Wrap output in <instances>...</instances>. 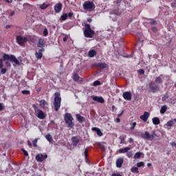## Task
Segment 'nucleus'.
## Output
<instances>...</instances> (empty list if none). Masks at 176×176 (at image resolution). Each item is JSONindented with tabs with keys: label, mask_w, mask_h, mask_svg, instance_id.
Returning <instances> with one entry per match:
<instances>
[{
	"label": "nucleus",
	"mask_w": 176,
	"mask_h": 176,
	"mask_svg": "<svg viewBox=\"0 0 176 176\" xmlns=\"http://www.w3.org/2000/svg\"><path fill=\"white\" fill-rule=\"evenodd\" d=\"M3 61H6V65L9 68L12 67V63H14L15 65H20V61L13 54H3Z\"/></svg>",
	"instance_id": "nucleus-1"
},
{
	"label": "nucleus",
	"mask_w": 176,
	"mask_h": 176,
	"mask_svg": "<svg viewBox=\"0 0 176 176\" xmlns=\"http://www.w3.org/2000/svg\"><path fill=\"white\" fill-rule=\"evenodd\" d=\"M55 98L54 100V107L56 112H58V110L61 107V96L60 92H56L54 94Z\"/></svg>",
	"instance_id": "nucleus-2"
},
{
	"label": "nucleus",
	"mask_w": 176,
	"mask_h": 176,
	"mask_svg": "<svg viewBox=\"0 0 176 176\" xmlns=\"http://www.w3.org/2000/svg\"><path fill=\"white\" fill-rule=\"evenodd\" d=\"M82 8L86 12H93L96 9V4H94V1H86L82 4Z\"/></svg>",
	"instance_id": "nucleus-3"
},
{
	"label": "nucleus",
	"mask_w": 176,
	"mask_h": 176,
	"mask_svg": "<svg viewBox=\"0 0 176 176\" xmlns=\"http://www.w3.org/2000/svg\"><path fill=\"white\" fill-rule=\"evenodd\" d=\"M65 122L66 124H68L67 127L69 129H73L74 126H75V124L74 123V118L72 117V115L71 113H66L65 114Z\"/></svg>",
	"instance_id": "nucleus-4"
},
{
	"label": "nucleus",
	"mask_w": 176,
	"mask_h": 176,
	"mask_svg": "<svg viewBox=\"0 0 176 176\" xmlns=\"http://www.w3.org/2000/svg\"><path fill=\"white\" fill-rule=\"evenodd\" d=\"M84 30V35L86 38H93V35H94V31L91 30L90 27V24L85 23Z\"/></svg>",
	"instance_id": "nucleus-5"
},
{
	"label": "nucleus",
	"mask_w": 176,
	"mask_h": 176,
	"mask_svg": "<svg viewBox=\"0 0 176 176\" xmlns=\"http://www.w3.org/2000/svg\"><path fill=\"white\" fill-rule=\"evenodd\" d=\"M157 135H156V133H155V131H153L152 134H150L149 132H148L147 131H146L144 133L141 134L142 138H144V140H148V141H153Z\"/></svg>",
	"instance_id": "nucleus-6"
},
{
	"label": "nucleus",
	"mask_w": 176,
	"mask_h": 176,
	"mask_svg": "<svg viewBox=\"0 0 176 176\" xmlns=\"http://www.w3.org/2000/svg\"><path fill=\"white\" fill-rule=\"evenodd\" d=\"M16 41L18 45H20V46H23V45L27 43V42L28 41V38H27V37H23L21 36H16Z\"/></svg>",
	"instance_id": "nucleus-7"
},
{
	"label": "nucleus",
	"mask_w": 176,
	"mask_h": 176,
	"mask_svg": "<svg viewBox=\"0 0 176 176\" xmlns=\"http://www.w3.org/2000/svg\"><path fill=\"white\" fill-rule=\"evenodd\" d=\"M148 87L149 89H151V91L153 93H156V91H159L160 90V88L159 87V86L155 85V83H149L148 84Z\"/></svg>",
	"instance_id": "nucleus-8"
},
{
	"label": "nucleus",
	"mask_w": 176,
	"mask_h": 176,
	"mask_svg": "<svg viewBox=\"0 0 176 176\" xmlns=\"http://www.w3.org/2000/svg\"><path fill=\"white\" fill-rule=\"evenodd\" d=\"M45 159H47V155H43V154H38L36 155V160L37 162H43V160H45Z\"/></svg>",
	"instance_id": "nucleus-9"
},
{
	"label": "nucleus",
	"mask_w": 176,
	"mask_h": 176,
	"mask_svg": "<svg viewBox=\"0 0 176 176\" xmlns=\"http://www.w3.org/2000/svg\"><path fill=\"white\" fill-rule=\"evenodd\" d=\"M54 9L55 13H60V12L63 10V3H58L55 4Z\"/></svg>",
	"instance_id": "nucleus-10"
},
{
	"label": "nucleus",
	"mask_w": 176,
	"mask_h": 176,
	"mask_svg": "<svg viewBox=\"0 0 176 176\" xmlns=\"http://www.w3.org/2000/svg\"><path fill=\"white\" fill-rule=\"evenodd\" d=\"M123 98H124L126 100V101H131V92L130 91H125L123 93Z\"/></svg>",
	"instance_id": "nucleus-11"
},
{
	"label": "nucleus",
	"mask_w": 176,
	"mask_h": 176,
	"mask_svg": "<svg viewBox=\"0 0 176 176\" xmlns=\"http://www.w3.org/2000/svg\"><path fill=\"white\" fill-rule=\"evenodd\" d=\"M149 116H150L149 112L145 111L143 115L140 116V119H141V120L145 122L148 121V119H149Z\"/></svg>",
	"instance_id": "nucleus-12"
},
{
	"label": "nucleus",
	"mask_w": 176,
	"mask_h": 176,
	"mask_svg": "<svg viewBox=\"0 0 176 176\" xmlns=\"http://www.w3.org/2000/svg\"><path fill=\"white\" fill-rule=\"evenodd\" d=\"M91 98L94 101H97V102H100V104H104V102H105V100L102 97L92 96Z\"/></svg>",
	"instance_id": "nucleus-13"
},
{
	"label": "nucleus",
	"mask_w": 176,
	"mask_h": 176,
	"mask_svg": "<svg viewBox=\"0 0 176 176\" xmlns=\"http://www.w3.org/2000/svg\"><path fill=\"white\" fill-rule=\"evenodd\" d=\"M91 98L94 101H97V102H100V104H104V102H105V100L102 97L92 96Z\"/></svg>",
	"instance_id": "nucleus-14"
},
{
	"label": "nucleus",
	"mask_w": 176,
	"mask_h": 176,
	"mask_svg": "<svg viewBox=\"0 0 176 176\" xmlns=\"http://www.w3.org/2000/svg\"><path fill=\"white\" fill-rule=\"evenodd\" d=\"M43 52H45V49L44 48H41L38 50V52H36L35 53V56L36 57V58H38L39 60H41V58H42V57L43 56Z\"/></svg>",
	"instance_id": "nucleus-15"
},
{
	"label": "nucleus",
	"mask_w": 176,
	"mask_h": 176,
	"mask_svg": "<svg viewBox=\"0 0 176 176\" xmlns=\"http://www.w3.org/2000/svg\"><path fill=\"white\" fill-rule=\"evenodd\" d=\"M94 67H98V68H107L108 67V65L105 63H98L94 64Z\"/></svg>",
	"instance_id": "nucleus-16"
},
{
	"label": "nucleus",
	"mask_w": 176,
	"mask_h": 176,
	"mask_svg": "<svg viewBox=\"0 0 176 176\" xmlns=\"http://www.w3.org/2000/svg\"><path fill=\"white\" fill-rule=\"evenodd\" d=\"M37 118H38V119L43 120V119H45V118H46V114H45V113L42 110L38 109Z\"/></svg>",
	"instance_id": "nucleus-17"
},
{
	"label": "nucleus",
	"mask_w": 176,
	"mask_h": 176,
	"mask_svg": "<svg viewBox=\"0 0 176 176\" xmlns=\"http://www.w3.org/2000/svg\"><path fill=\"white\" fill-rule=\"evenodd\" d=\"M124 162V160L123 158H118L116 161V167H118V168H120L122 166H123Z\"/></svg>",
	"instance_id": "nucleus-18"
},
{
	"label": "nucleus",
	"mask_w": 176,
	"mask_h": 176,
	"mask_svg": "<svg viewBox=\"0 0 176 176\" xmlns=\"http://www.w3.org/2000/svg\"><path fill=\"white\" fill-rule=\"evenodd\" d=\"M76 120H78V122H79V123H83V122H85L86 120L85 117L80 116V114H76Z\"/></svg>",
	"instance_id": "nucleus-19"
},
{
	"label": "nucleus",
	"mask_w": 176,
	"mask_h": 176,
	"mask_svg": "<svg viewBox=\"0 0 176 176\" xmlns=\"http://www.w3.org/2000/svg\"><path fill=\"white\" fill-rule=\"evenodd\" d=\"M155 81L157 85H162L163 83V75L156 77Z\"/></svg>",
	"instance_id": "nucleus-20"
},
{
	"label": "nucleus",
	"mask_w": 176,
	"mask_h": 176,
	"mask_svg": "<svg viewBox=\"0 0 176 176\" xmlns=\"http://www.w3.org/2000/svg\"><path fill=\"white\" fill-rule=\"evenodd\" d=\"M92 131H96V134H98V135L99 137H102V132L101 131V130L97 127H93L91 129Z\"/></svg>",
	"instance_id": "nucleus-21"
},
{
	"label": "nucleus",
	"mask_w": 176,
	"mask_h": 176,
	"mask_svg": "<svg viewBox=\"0 0 176 176\" xmlns=\"http://www.w3.org/2000/svg\"><path fill=\"white\" fill-rule=\"evenodd\" d=\"M95 56H97V51L94 50H91L88 52V56L90 58H93Z\"/></svg>",
	"instance_id": "nucleus-22"
},
{
	"label": "nucleus",
	"mask_w": 176,
	"mask_h": 176,
	"mask_svg": "<svg viewBox=\"0 0 176 176\" xmlns=\"http://www.w3.org/2000/svg\"><path fill=\"white\" fill-rule=\"evenodd\" d=\"M72 141L73 146H77L78 144H79V138H78L77 137H73L72 138Z\"/></svg>",
	"instance_id": "nucleus-23"
},
{
	"label": "nucleus",
	"mask_w": 176,
	"mask_h": 176,
	"mask_svg": "<svg viewBox=\"0 0 176 176\" xmlns=\"http://www.w3.org/2000/svg\"><path fill=\"white\" fill-rule=\"evenodd\" d=\"M131 148L130 147H125L123 148H120L118 152L119 153H127V152H129V151H131Z\"/></svg>",
	"instance_id": "nucleus-24"
},
{
	"label": "nucleus",
	"mask_w": 176,
	"mask_h": 176,
	"mask_svg": "<svg viewBox=\"0 0 176 176\" xmlns=\"http://www.w3.org/2000/svg\"><path fill=\"white\" fill-rule=\"evenodd\" d=\"M174 123H176V118L168 121L166 123V126L168 127H173V126H174Z\"/></svg>",
	"instance_id": "nucleus-25"
},
{
	"label": "nucleus",
	"mask_w": 176,
	"mask_h": 176,
	"mask_svg": "<svg viewBox=\"0 0 176 176\" xmlns=\"http://www.w3.org/2000/svg\"><path fill=\"white\" fill-rule=\"evenodd\" d=\"M44 46H45V40H43L42 38H39L38 44H37V47H44Z\"/></svg>",
	"instance_id": "nucleus-26"
},
{
	"label": "nucleus",
	"mask_w": 176,
	"mask_h": 176,
	"mask_svg": "<svg viewBox=\"0 0 176 176\" xmlns=\"http://www.w3.org/2000/svg\"><path fill=\"white\" fill-rule=\"evenodd\" d=\"M153 124H155V126H157V124H160V119L157 117H155L152 119Z\"/></svg>",
	"instance_id": "nucleus-27"
},
{
	"label": "nucleus",
	"mask_w": 176,
	"mask_h": 176,
	"mask_svg": "<svg viewBox=\"0 0 176 176\" xmlns=\"http://www.w3.org/2000/svg\"><path fill=\"white\" fill-rule=\"evenodd\" d=\"M131 173H133L135 174H140V170H138V167H132L131 169Z\"/></svg>",
	"instance_id": "nucleus-28"
},
{
	"label": "nucleus",
	"mask_w": 176,
	"mask_h": 176,
	"mask_svg": "<svg viewBox=\"0 0 176 176\" xmlns=\"http://www.w3.org/2000/svg\"><path fill=\"white\" fill-rule=\"evenodd\" d=\"M80 77H79V75H78L76 73H73V80L74 82H78L79 80Z\"/></svg>",
	"instance_id": "nucleus-29"
},
{
	"label": "nucleus",
	"mask_w": 176,
	"mask_h": 176,
	"mask_svg": "<svg viewBox=\"0 0 176 176\" xmlns=\"http://www.w3.org/2000/svg\"><path fill=\"white\" fill-rule=\"evenodd\" d=\"M39 105L41 107V108H45V107L46 106V100H41L39 101Z\"/></svg>",
	"instance_id": "nucleus-30"
},
{
	"label": "nucleus",
	"mask_w": 176,
	"mask_h": 176,
	"mask_svg": "<svg viewBox=\"0 0 176 176\" xmlns=\"http://www.w3.org/2000/svg\"><path fill=\"white\" fill-rule=\"evenodd\" d=\"M126 135L120 136L119 137V140H120V144H126Z\"/></svg>",
	"instance_id": "nucleus-31"
},
{
	"label": "nucleus",
	"mask_w": 176,
	"mask_h": 176,
	"mask_svg": "<svg viewBox=\"0 0 176 176\" xmlns=\"http://www.w3.org/2000/svg\"><path fill=\"white\" fill-rule=\"evenodd\" d=\"M144 155L142 153H141V152H137L135 154V155H134V157H133V159H135V160H137V159H140V157H141V155Z\"/></svg>",
	"instance_id": "nucleus-32"
},
{
	"label": "nucleus",
	"mask_w": 176,
	"mask_h": 176,
	"mask_svg": "<svg viewBox=\"0 0 176 176\" xmlns=\"http://www.w3.org/2000/svg\"><path fill=\"white\" fill-rule=\"evenodd\" d=\"M167 111V105H164L161 107L160 109V113H166V111Z\"/></svg>",
	"instance_id": "nucleus-33"
},
{
	"label": "nucleus",
	"mask_w": 176,
	"mask_h": 176,
	"mask_svg": "<svg viewBox=\"0 0 176 176\" xmlns=\"http://www.w3.org/2000/svg\"><path fill=\"white\" fill-rule=\"evenodd\" d=\"M45 138L49 142H52L53 141V137H52V135L50 133L45 135Z\"/></svg>",
	"instance_id": "nucleus-34"
},
{
	"label": "nucleus",
	"mask_w": 176,
	"mask_h": 176,
	"mask_svg": "<svg viewBox=\"0 0 176 176\" xmlns=\"http://www.w3.org/2000/svg\"><path fill=\"white\" fill-rule=\"evenodd\" d=\"M50 6V4H46V3H43L40 8L43 10H45V9H47Z\"/></svg>",
	"instance_id": "nucleus-35"
},
{
	"label": "nucleus",
	"mask_w": 176,
	"mask_h": 176,
	"mask_svg": "<svg viewBox=\"0 0 176 176\" xmlns=\"http://www.w3.org/2000/svg\"><path fill=\"white\" fill-rule=\"evenodd\" d=\"M67 17H68L67 14H63V15L60 16V20H62V21H65V20H67Z\"/></svg>",
	"instance_id": "nucleus-36"
},
{
	"label": "nucleus",
	"mask_w": 176,
	"mask_h": 176,
	"mask_svg": "<svg viewBox=\"0 0 176 176\" xmlns=\"http://www.w3.org/2000/svg\"><path fill=\"white\" fill-rule=\"evenodd\" d=\"M0 69H1V75H5V74H6V72H8V69L7 68L1 67V68H0Z\"/></svg>",
	"instance_id": "nucleus-37"
},
{
	"label": "nucleus",
	"mask_w": 176,
	"mask_h": 176,
	"mask_svg": "<svg viewBox=\"0 0 176 176\" xmlns=\"http://www.w3.org/2000/svg\"><path fill=\"white\" fill-rule=\"evenodd\" d=\"M137 126V122H134L132 124H131L130 130L133 131L135 129V126Z\"/></svg>",
	"instance_id": "nucleus-38"
},
{
	"label": "nucleus",
	"mask_w": 176,
	"mask_h": 176,
	"mask_svg": "<svg viewBox=\"0 0 176 176\" xmlns=\"http://www.w3.org/2000/svg\"><path fill=\"white\" fill-rule=\"evenodd\" d=\"M22 94H24L25 96H30L31 94V91L28 90H23L21 91Z\"/></svg>",
	"instance_id": "nucleus-39"
},
{
	"label": "nucleus",
	"mask_w": 176,
	"mask_h": 176,
	"mask_svg": "<svg viewBox=\"0 0 176 176\" xmlns=\"http://www.w3.org/2000/svg\"><path fill=\"white\" fill-rule=\"evenodd\" d=\"M145 166V163H144V162H140L139 163L137 164V167H144Z\"/></svg>",
	"instance_id": "nucleus-40"
},
{
	"label": "nucleus",
	"mask_w": 176,
	"mask_h": 176,
	"mask_svg": "<svg viewBox=\"0 0 176 176\" xmlns=\"http://www.w3.org/2000/svg\"><path fill=\"white\" fill-rule=\"evenodd\" d=\"M126 156L129 158L133 157V151H127Z\"/></svg>",
	"instance_id": "nucleus-41"
},
{
	"label": "nucleus",
	"mask_w": 176,
	"mask_h": 176,
	"mask_svg": "<svg viewBox=\"0 0 176 176\" xmlns=\"http://www.w3.org/2000/svg\"><path fill=\"white\" fill-rule=\"evenodd\" d=\"M94 86L96 87V86H101V82L98 81V80H96L94 82Z\"/></svg>",
	"instance_id": "nucleus-42"
},
{
	"label": "nucleus",
	"mask_w": 176,
	"mask_h": 176,
	"mask_svg": "<svg viewBox=\"0 0 176 176\" xmlns=\"http://www.w3.org/2000/svg\"><path fill=\"white\" fill-rule=\"evenodd\" d=\"M36 144H38V139L36 138L33 140V146H34V148H36V146H38Z\"/></svg>",
	"instance_id": "nucleus-43"
},
{
	"label": "nucleus",
	"mask_w": 176,
	"mask_h": 176,
	"mask_svg": "<svg viewBox=\"0 0 176 176\" xmlns=\"http://www.w3.org/2000/svg\"><path fill=\"white\" fill-rule=\"evenodd\" d=\"M84 154H85V159H87V156H89V149L85 148Z\"/></svg>",
	"instance_id": "nucleus-44"
},
{
	"label": "nucleus",
	"mask_w": 176,
	"mask_h": 176,
	"mask_svg": "<svg viewBox=\"0 0 176 176\" xmlns=\"http://www.w3.org/2000/svg\"><path fill=\"white\" fill-rule=\"evenodd\" d=\"M47 35H49V31H47V28H45L43 31V36H47Z\"/></svg>",
	"instance_id": "nucleus-45"
},
{
	"label": "nucleus",
	"mask_w": 176,
	"mask_h": 176,
	"mask_svg": "<svg viewBox=\"0 0 176 176\" xmlns=\"http://www.w3.org/2000/svg\"><path fill=\"white\" fill-rule=\"evenodd\" d=\"M138 74H140V75H144V74H145V71L142 69H140L138 70Z\"/></svg>",
	"instance_id": "nucleus-46"
},
{
	"label": "nucleus",
	"mask_w": 176,
	"mask_h": 176,
	"mask_svg": "<svg viewBox=\"0 0 176 176\" xmlns=\"http://www.w3.org/2000/svg\"><path fill=\"white\" fill-rule=\"evenodd\" d=\"M0 68H3V58L0 59Z\"/></svg>",
	"instance_id": "nucleus-47"
},
{
	"label": "nucleus",
	"mask_w": 176,
	"mask_h": 176,
	"mask_svg": "<svg viewBox=\"0 0 176 176\" xmlns=\"http://www.w3.org/2000/svg\"><path fill=\"white\" fill-rule=\"evenodd\" d=\"M21 151H23V153L25 156H28V152H27V151H25V149L21 148Z\"/></svg>",
	"instance_id": "nucleus-48"
},
{
	"label": "nucleus",
	"mask_w": 176,
	"mask_h": 176,
	"mask_svg": "<svg viewBox=\"0 0 176 176\" xmlns=\"http://www.w3.org/2000/svg\"><path fill=\"white\" fill-rule=\"evenodd\" d=\"M151 30H152L153 32H157V27H152V28H151Z\"/></svg>",
	"instance_id": "nucleus-49"
},
{
	"label": "nucleus",
	"mask_w": 176,
	"mask_h": 176,
	"mask_svg": "<svg viewBox=\"0 0 176 176\" xmlns=\"http://www.w3.org/2000/svg\"><path fill=\"white\" fill-rule=\"evenodd\" d=\"M167 98H168V95H164L162 97V101H166V100H167Z\"/></svg>",
	"instance_id": "nucleus-50"
},
{
	"label": "nucleus",
	"mask_w": 176,
	"mask_h": 176,
	"mask_svg": "<svg viewBox=\"0 0 176 176\" xmlns=\"http://www.w3.org/2000/svg\"><path fill=\"white\" fill-rule=\"evenodd\" d=\"M128 141H129V144H133V142H134V140H133V138H129V140H128Z\"/></svg>",
	"instance_id": "nucleus-51"
},
{
	"label": "nucleus",
	"mask_w": 176,
	"mask_h": 176,
	"mask_svg": "<svg viewBox=\"0 0 176 176\" xmlns=\"http://www.w3.org/2000/svg\"><path fill=\"white\" fill-rule=\"evenodd\" d=\"M3 2H6L7 3H12V2H13V0H3Z\"/></svg>",
	"instance_id": "nucleus-52"
},
{
	"label": "nucleus",
	"mask_w": 176,
	"mask_h": 176,
	"mask_svg": "<svg viewBox=\"0 0 176 176\" xmlns=\"http://www.w3.org/2000/svg\"><path fill=\"white\" fill-rule=\"evenodd\" d=\"M150 24H151V25H155V24H156V21H150Z\"/></svg>",
	"instance_id": "nucleus-53"
},
{
	"label": "nucleus",
	"mask_w": 176,
	"mask_h": 176,
	"mask_svg": "<svg viewBox=\"0 0 176 176\" xmlns=\"http://www.w3.org/2000/svg\"><path fill=\"white\" fill-rule=\"evenodd\" d=\"M67 16L68 17H72V16H74V12H69Z\"/></svg>",
	"instance_id": "nucleus-54"
},
{
	"label": "nucleus",
	"mask_w": 176,
	"mask_h": 176,
	"mask_svg": "<svg viewBox=\"0 0 176 176\" xmlns=\"http://www.w3.org/2000/svg\"><path fill=\"white\" fill-rule=\"evenodd\" d=\"M3 111V105H2V103H0V111Z\"/></svg>",
	"instance_id": "nucleus-55"
},
{
	"label": "nucleus",
	"mask_w": 176,
	"mask_h": 176,
	"mask_svg": "<svg viewBox=\"0 0 176 176\" xmlns=\"http://www.w3.org/2000/svg\"><path fill=\"white\" fill-rule=\"evenodd\" d=\"M124 111L122 110V111H121V113L118 115V118H120V116H122L123 115V113H124Z\"/></svg>",
	"instance_id": "nucleus-56"
},
{
	"label": "nucleus",
	"mask_w": 176,
	"mask_h": 176,
	"mask_svg": "<svg viewBox=\"0 0 176 176\" xmlns=\"http://www.w3.org/2000/svg\"><path fill=\"white\" fill-rule=\"evenodd\" d=\"M171 6L172 8H176V3L175 2L172 3Z\"/></svg>",
	"instance_id": "nucleus-57"
},
{
	"label": "nucleus",
	"mask_w": 176,
	"mask_h": 176,
	"mask_svg": "<svg viewBox=\"0 0 176 176\" xmlns=\"http://www.w3.org/2000/svg\"><path fill=\"white\" fill-rule=\"evenodd\" d=\"M170 145L172 146H176V142H173L170 143Z\"/></svg>",
	"instance_id": "nucleus-58"
},
{
	"label": "nucleus",
	"mask_w": 176,
	"mask_h": 176,
	"mask_svg": "<svg viewBox=\"0 0 176 176\" xmlns=\"http://www.w3.org/2000/svg\"><path fill=\"white\" fill-rule=\"evenodd\" d=\"M28 144L29 145V146H32V143H31L30 140L28 141Z\"/></svg>",
	"instance_id": "nucleus-59"
},
{
	"label": "nucleus",
	"mask_w": 176,
	"mask_h": 176,
	"mask_svg": "<svg viewBox=\"0 0 176 176\" xmlns=\"http://www.w3.org/2000/svg\"><path fill=\"white\" fill-rule=\"evenodd\" d=\"M87 21L88 23H91V21H93V19H91V18H89L87 19Z\"/></svg>",
	"instance_id": "nucleus-60"
},
{
	"label": "nucleus",
	"mask_w": 176,
	"mask_h": 176,
	"mask_svg": "<svg viewBox=\"0 0 176 176\" xmlns=\"http://www.w3.org/2000/svg\"><path fill=\"white\" fill-rule=\"evenodd\" d=\"M116 122H117V123H120V118H116Z\"/></svg>",
	"instance_id": "nucleus-61"
},
{
	"label": "nucleus",
	"mask_w": 176,
	"mask_h": 176,
	"mask_svg": "<svg viewBox=\"0 0 176 176\" xmlns=\"http://www.w3.org/2000/svg\"><path fill=\"white\" fill-rule=\"evenodd\" d=\"M10 16H14V11H12L10 14Z\"/></svg>",
	"instance_id": "nucleus-62"
},
{
	"label": "nucleus",
	"mask_w": 176,
	"mask_h": 176,
	"mask_svg": "<svg viewBox=\"0 0 176 176\" xmlns=\"http://www.w3.org/2000/svg\"><path fill=\"white\" fill-rule=\"evenodd\" d=\"M67 36L64 37L63 38V42H67Z\"/></svg>",
	"instance_id": "nucleus-63"
},
{
	"label": "nucleus",
	"mask_w": 176,
	"mask_h": 176,
	"mask_svg": "<svg viewBox=\"0 0 176 176\" xmlns=\"http://www.w3.org/2000/svg\"><path fill=\"white\" fill-rule=\"evenodd\" d=\"M6 30H8V29L10 28V25H7L6 26Z\"/></svg>",
	"instance_id": "nucleus-64"
}]
</instances>
